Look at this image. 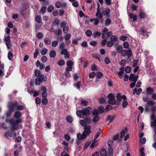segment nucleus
I'll list each match as a JSON object with an SVG mask.
<instances>
[{
	"label": "nucleus",
	"instance_id": "13",
	"mask_svg": "<svg viewBox=\"0 0 156 156\" xmlns=\"http://www.w3.org/2000/svg\"><path fill=\"white\" fill-rule=\"evenodd\" d=\"M35 21L38 24L42 23V19L40 16H36L35 18Z\"/></svg>",
	"mask_w": 156,
	"mask_h": 156
},
{
	"label": "nucleus",
	"instance_id": "53",
	"mask_svg": "<svg viewBox=\"0 0 156 156\" xmlns=\"http://www.w3.org/2000/svg\"><path fill=\"white\" fill-rule=\"evenodd\" d=\"M35 103L37 105H39L41 103V100L38 97L36 98L35 99Z\"/></svg>",
	"mask_w": 156,
	"mask_h": 156
},
{
	"label": "nucleus",
	"instance_id": "18",
	"mask_svg": "<svg viewBox=\"0 0 156 156\" xmlns=\"http://www.w3.org/2000/svg\"><path fill=\"white\" fill-rule=\"evenodd\" d=\"M101 35V33L99 31H96L94 32L92 36L95 38L97 37H100Z\"/></svg>",
	"mask_w": 156,
	"mask_h": 156
},
{
	"label": "nucleus",
	"instance_id": "37",
	"mask_svg": "<svg viewBox=\"0 0 156 156\" xmlns=\"http://www.w3.org/2000/svg\"><path fill=\"white\" fill-rule=\"evenodd\" d=\"M96 76V73L94 72H92L89 74V77L90 78H93Z\"/></svg>",
	"mask_w": 156,
	"mask_h": 156
},
{
	"label": "nucleus",
	"instance_id": "17",
	"mask_svg": "<svg viewBox=\"0 0 156 156\" xmlns=\"http://www.w3.org/2000/svg\"><path fill=\"white\" fill-rule=\"evenodd\" d=\"M83 118L85 120L86 123H87V125L90 124L92 122V119L90 117H87L84 118L83 117Z\"/></svg>",
	"mask_w": 156,
	"mask_h": 156
},
{
	"label": "nucleus",
	"instance_id": "29",
	"mask_svg": "<svg viewBox=\"0 0 156 156\" xmlns=\"http://www.w3.org/2000/svg\"><path fill=\"white\" fill-rule=\"evenodd\" d=\"M112 21L110 19H106L105 21V25L106 26H109L111 23Z\"/></svg>",
	"mask_w": 156,
	"mask_h": 156
},
{
	"label": "nucleus",
	"instance_id": "26",
	"mask_svg": "<svg viewBox=\"0 0 156 156\" xmlns=\"http://www.w3.org/2000/svg\"><path fill=\"white\" fill-rule=\"evenodd\" d=\"M111 41L112 42H116L118 40L117 37L115 35H113L111 36L110 37Z\"/></svg>",
	"mask_w": 156,
	"mask_h": 156
},
{
	"label": "nucleus",
	"instance_id": "30",
	"mask_svg": "<svg viewBox=\"0 0 156 156\" xmlns=\"http://www.w3.org/2000/svg\"><path fill=\"white\" fill-rule=\"evenodd\" d=\"M98 109L99 111V113L100 114H102L104 112V108L102 105L99 106L98 108Z\"/></svg>",
	"mask_w": 156,
	"mask_h": 156
},
{
	"label": "nucleus",
	"instance_id": "63",
	"mask_svg": "<svg viewBox=\"0 0 156 156\" xmlns=\"http://www.w3.org/2000/svg\"><path fill=\"white\" fill-rule=\"evenodd\" d=\"M47 7L46 6H43L41 9V12L43 13H45Z\"/></svg>",
	"mask_w": 156,
	"mask_h": 156
},
{
	"label": "nucleus",
	"instance_id": "46",
	"mask_svg": "<svg viewBox=\"0 0 156 156\" xmlns=\"http://www.w3.org/2000/svg\"><path fill=\"white\" fill-rule=\"evenodd\" d=\"M136 76H135L134 75V74L133 73H132L130 76H129V80H130L131 81H133V80L134 79L135 77H136Z\"/></svg>",
	"mask_w": 156,
	"mask_h": 156
},
{
	"label": "nucleus",
	"instance_id": "19",
	"mask_svg": "<svg viewBox=\"0 0 156 156\" xmlns=\"http://www.w3.org/2000/svg\"><path fill=\"white\" fill-rule=\"evenodd\" d=\"M124 67H122L120 68V71L118 73V75L119 76L120 78L122 77V74L124 72Z\"/></svg>",
	"mask_w": 156,
	"mask_h": 156
},
{
	"label": "nucleus",
	"instance_id": "5",
	"mask_svg": "<svg viewBox=\"0 0 156 156\" xmlns=\"http://www.w3.org/2000/svg\"><path fill=\"white\" fill-rule=\"evenodd\" d=\"M10 102L14 108V109L15 107H16L18 111H21L23 110L25 108V107L23 105H18V103L16 101L14 102Z\"/></svg>",
	"mask_w": 156,
	"mask_h": 156
},
{
	"label": "nucleus",
	"instance_id": "57",
	"mask_svg": "<svg viewBox=\"0 0 156 156\" xmlns=\"http://www.w3.org/2000/svg\"><path fill=\"white\" fill-rule=\"evenodd\" d=\"M67 24V23L65 21H62L60 24V27L63 28L64 27H65V26H66V25Z\"/></svg>",
	"mask_w": 156,
	"mask_h": 156
},
{
	"label": "nucleus",
	"instance_id": "54",
	"mask_svg": "<svg viewBox=\"0 0 156 156\" xmlns=\"http://www.w3.org/2000/svg\"><path fill=\"white\" fill-rule=\"evenodd\" d=\"M85 34L87 37H89L91 36L92 34V33L90 30H88L86 32Z\"/></svg>",
	"mask_w": 156,
	"mask_h": 156
},
{
	"label": "nucleus",
	"instance_id": "64",
	"mask_svg": "<svg viewBox=\"0 0 156 156\" xmlns=\"http://www.w3.org/2000/svg\"><path fill=\"white\" fill-rule=\"evenodd\" d=\"M58 41H52V47H55L58 44Z\"/></svg>",
	"mask_w": 156,
	"mask_h": 156
},
{
	"label": "nucleus",
	"instance_id": "59",
	"mask_svg": "<svg viewBox=\"0 0 156 156\" xmlns=\"http://www.w3.org/2000/svg\"><path fill=\"white\" fill-rule=\"evenodd\" d=\"M132 55V51L131 50H129L127 51V52L126 55L128 58H130L131 56Z\"/></svg>",
	"mask_w": 156,
	"mask_h": 156
},
{
	"label": "nucleus",
	"instance_id": "44",
	"mask_svg": "<svg viewBox=\"0 0 156 156\" xmlns=\"http://www.w3.org/2000/svg\"><path fill=\"white\" fill-rule=\"evenodd\" d=\"M88 101L84 100L83 99L81 100V104L83 106H87L88 105Z\"/></svg>",
	"mask_w": 156,
	"mask_h": 156
},
{
	"label": "nucleus",
	"instance_id": "50",
	"mask_svg": "<svg viewBox=\"0 0 156 156\" xmlns=\"http://www.w3.org/2000/svg\"><path fill=\"white\" fill-rule=\"evenodd\" d=\"M48 50L45 48H43L41 52V54L42 55H44L47 53Z\"/></svg>",
	"mask_w": 156,
	"mask_h": 156
},
{
	"label": "nucleus",
	"instance_id": "28",
	"mask_svg": "<svg viewBox=\"0 0 156 156\" xmlns=\"http://www.w3.org/2000/svg\"><path fill=\"white\" fill-rule=\"evenodd\" d=\"M66 119L67 122L70 123H72L73 121V118L70 116H67Z\"/></svg>",
	"mask_w": 156,
	"mask_h": 156
},
{
	"label": "nucleus",
	"instance_id": "24",
	"mask_svg": "<svg viewBox=\"0 0 156 156\" xmlns=\"http://www.w3.org/2000/svg\"><path fill=\"white\" fill-rule=\"evenodd\" d=\"M128 131V129L126 128H125L124 130H122L121 132V135L120 137L122 138L125 135L126 133H127Z\"/></svg>",
	"mask_w": 156,
	"mask_h": 156
},
{
	"label": "nucleus",
	"instance_id": "25",
	"mask_svg": "<svg viewBox=\"0 0 156 156\" xmlns=\"http://www.w3.org/2000/svg\"><path fill=\"white\" fill-rule=\"evenodd\" d=\"M101 156H107V152L105 149L102 148L100 151Z\"/></svg>",
	"mask_w": 156,
	"mask_h": 156
},
{
	"label": "nucleus",
	"instance_id": "56",
	"mask_svg": "<svg viewBox=\"0 0 156 156\" xmlns=\"http://www.w3.org/2000/svg\"><path fill=\"white\" fill-rule=\"evenodd\" d=\"M31 92L32 93H34L33 96L34 97L38 96L39 93V91L36 90L34 91L33 90H32L31 91Z\"/></svg>",
	"mask_w": 156,
	"mask_h": 156
},
{
	"label": "nucleus",
	"instance_id": "34",
	"mask_svg": "<svg viewBox=\"0 0 156 156\" xmlns=\"http://www.w3.org/2000/svg\"><path fill=\"white\" fill-rule=\"evenodd\" d=\"M44 41L45 43L46 44L49 45L51 43V40L48 38H45Z\"/></svg>",
	"mask_w": 156,
	"mask_h": 156
},
{
	"label": "nucleus",
	"instance_id": "42",
	"mask_svg": "<svg viewBox=\"0 0 156 156\" xmlns=\"http://www.w3.org/2000/svg\"><path fill=\"white\" fill-rule=\"evenodd\" d=\"M100 117L98 115H96L93 119L92 121L93 122H96L98 121L100 119Z\"/></svg>",
	"mask_w": 156,
	"mask_h": 156
},
{
	"label": "nucleus",
	"instance_id": "38",
	"mask_svg": "<svg viewBox=\"0 0 156 156\" xmlns=\"http://www.w3.org/2000/svg\"><path fill=\"white\" fill-rule=\"evenodd\" d=\"M131 70V67L129 66H127L126 67L125 69V71L127 73H129L130 72Z\"/></svg>",
	"mask_w": 156,
	"mask_h": 156
},
{
	"label": "nucleus",
	"instance_id": "58",
	"mask_svg": "<svg viewBox=\"0 0 156 156\" xmlns=\"http://www.w3.org/2000/svg\"><path fill=\"white\" fill-rule=\"evenodd\" d=\"M126 60L122 59L120 62V64L121 66H123L122 67H124V66L126 64Z\"/></svg>",
	"mask_w": 156,
	"mask_h": 156
},
{
	"label": "nucleus",
	"instance_id": "49",
	"mask_svg": "<svg viewBox=\"0 0 156 156\" xmlns=\"http://www.w3.org/2000/svg\"><path fill=\"white\" fill-rule=\"evenodd\" d=\"M4 40L6 42L10 43V36L9 35H8L6 37H5Z\"/></svg>",
	"mask_w": 156,
	"mask_h": 156
},
{
	"label": "nucleus",
	"instance_id": "47",
	"mask_svg": "<svg viewBox=\"0 0 156 156\" xmlns=\"http://www.w3.org/2000/svg\"><path fill=\"white\" fill-rule=\"evenodd\" d=\"M42 103L44 105H46L48 103V100L46 98H44L42 100Z\"/></svg>",
	"mask_w": 156,
	"mask_h": 156
},
{
	"label": "nucleus",
	"instance_id": "48",
	"mask_svg": "<svg viewBox=\"0 0 156 156\" xmlns=\"http://www.w3.org/2000/svg\"><path fill=\"white\" fill-rule=\"evenodd\" d=\"M108 150L109 151V154L110 155H112L113 154V150L112 147H109L108 148Z\"/></svg>",
	"mask_w": 156,
	"mask_h": 156
},
{
	"label": "nucleus",
	"instance_id": "6",
	"mask_svg": "<svg viewBox=\"0 0 156 156\" xmlns=\"http://www.w3.org/2000/svg\"><path fill=\"white\" fill-rule=\"evenodd\" d=\"M92 108L90 107H88L82 109V115L83 116H89L91 114V111Z\"/></svg>",
	"mask_w": 156,
	"mask_h": 156
},
{
	"label": "nucleus",
	"instance_id": "7",
	"mask_svg": "<svg viewBox=\"0 0 156 156\" xmlns=\"http://www.w3.org/2000/svg\"><path fill=\"white\" fill-rule=\"evenodd\" d=\"M8 107V111L5 113L6 116L8 117L10 116L14 110V108L12 106L10 102L9 103Z\"/></svg>",
	"mask_w": 156,
	"mask_h": 156
},
{
	"label": "nucleus",
	"instance_id": "1",
	"mask_svg": "<svg viewBox=\"0 0 156 156\" xmlns=\"http://www.w3.org/2000/svg\"><path fill=\"white\" fill-rule=\"evenodd\" d=\"M22 115V113L21 112L17 111L15 112L13 115V118L16 119V120H15L14 119H5V122L9 123L12 126V128L11 129L12 132L13 133L15 130H17L18 127L17 125L20 123H22V119L20 118Z\"/></svg>",
	"mask_w": 156,
	"mask_h": 156
},
{
	"label": "nucleus",
	"instance_id": "45",
	"mask_svg": "<svg viewBox=\"0 0 156 156\" xmlns=\"http://www.w3.org/2000/svg\"><path fill=\"white\" fill-rule=\"evenodd\" d=\"M37 36L38 39H41L43 37V35L42 33L41 32H38L37 34Z\"/></svg>",
	"mask_w": 156,
	"mask_h": 156
},
{
	"label": "nucleus",
	"instance_id": "8",
	"mask_svg": "<svg viewBox=\"0 0 156 156\" xmlns=\"http://www.w3.org/2000/svg\"><path fill=\"white\" fill-rule=\"evenodd\" d=\"M148 97H144L143 100L144 102H147V104L150 106H153L155 104V102L152 100H149Z\"/></svg>",
	"mask_w": 156,
	"mask_h": 156
},
{
	"label": "nucleus",
	"instance_id": "27",
	"mask_svg": "<svg viewBox=\"0 0 156 156\" xmlns=\"http://www.w3.org/2000/svg\"><path fill=\"white\" fill-rule=\"evenodd\" d=\"M91 113L94 115H98L99 114V111L96 109H94L93 111H91Z\"/></svg>",
	"mask_w": 156,
	"mask_h": 156
},
{
	"label": "nucleus",
	"instance_id": "40",
	"mask_svg": "<svg viewBox=\"0 0 156 156\" xmlns=\"http://www.w3.org/2000/svg\"><path fill=\"white\" fill-rule=\"evenodd\" d=\"M13 56V54L10 51H9L8 54V58L9 60H11Z\"/></svg>",
	"mask_w": 156,
	"mask_h": 156
},
{
	"label": "nucleus",
	"instance_id": "14",
	"mask_svg": "<svg viewBox=\"0 0 156 156\" xmlns=\"http://www.w3.org/2000/svg\"><path fill=\"white\" fill-rule=\"evenodd\" d=\"M129 16L130 19H132L133 21L134 22L137 20V16L134 15L133 13H129Z\"/></svg>",
	"mask_w": 156,
	"mask_h": 156
},
{
	"label": "nucleus",
	"instance_id": "43",
	"mask_svg": "<svg viewBox=\"0 0 156 156\" xmlns=\"http://www.w3.org/2000/svg\"><path fill=\"white\" fill-rule=\"evenodd\" d=\"M62 6V4L60 1L57 2L55 4V6L57 8H60Z\"/></svg>",
	"mask_w": 156,
	"mask_h": 156
},
{
	"label": "nucleus",
	"instance_id": "22",
	"mask_svg": "<svg viewBox=\"0 0 156 156\" xmlns=\"http://www.w3.org/2000/svg\"><path fill=\"white\" fill-rule=\"evenodd\" d=\"M103 76L102 73L100 72H98L96 73V76L99 79H101Z\"/></svg>",
	"mask_w": 156,
	"mask_h": 156
},
{
	"label": "nucleus",
	"instance_id": "41",
	"mask_svg": "<svg viewBox=\"0 0 156 156\" xmlns=\"http://www.w3.org/2000/svg\"><path fill=\"white\" fill-rule=\"evenodd\" d=\"M76 114L77 116L80 118H82L81 114L82 115V109L81 110H77L76 112Z\"/></svg>",
	"mask_w": 156,
	"mask_h": 156
},
{
	"label": "nucleus",
	"instance_id": "60",
	"mask_svg": "<svg viewBox=\"0 0 156 156\" xmlns=\"http://www.w3.org/2000/svg\"><path fill=\"white\" fill-rule=\"evenodd\" d=\"M123 46L124 48H127L129 47V44L128 42H124L123 44Z\"/></svg>",
	"mask_w": 156,
	"mask_h": 156
},
{
	"label": "nucleus",
	"instance_id": "21",
	"mask_svg": "<svg viewBox=\"0 0 156 156\" xmlns=\"http://www.w3.org/2000/svg\"><path fill=\"white\" fill-rule=\"evenodd\" d=\"M139 16L140 19H143L146 17V15L144 12H140L139 13Z\"/></svg>",
	"mask_w": 156,
	"mask_h": 156
},
{
	"label": "nucleus",
	"instance_id": "12",
	"mask_svg": "<svg viewBox=\"0 0 156 156\" xmlns=\"http://www.w3.org/2000/svg\"><path fill=\"white\" fill-rule=\"evenodd\" d=\"M154 90L151 87H148L146 89V93L148 95H151L154 92Z\"/></svg>",
	"mask_w": 156,
	"mask_h": 156
},
{
	"label": "nucleus",
	"instance_id": "61",
	"mask_svg": "<svg viewBox=\"0 0 156 156\" xmlns=\"http://www.w3.org/2000/svg\"><path fill=\"white\" fill-rule=\"evenodd\" d=\"M113 43L111 41H107V46L108 47H111L113 46Z\"/></svg>",
	"mask_w": 156,
	"mask_h": 156
},
{
	"label": "nucleus",
	"instance_id": "55",
	"mask_svg": "<svg viewBox=\"0 0 156 156\" xmlns=\"http://www.w3.org/2000/svg\"><path fill=\"white\" fill-rule=\"evenodd\" d=\"M151 127L156 126V118L153 120V121L151 122Z\"/></svg>",
	"mask_w": 156,
	"mask_h": 156
},
{
	"label": "nucleus",
	"instance_id": "23",
	"mask_svg": "<svg viewBox=\"0 0 156 156\" xmlns=\"http://www.w3.org/2000/svg\"><path fill=\"white\" fill-rule=\"evenodd\" d=\"M80 123L81 126L84 127L86 126H88L86 123L85 120L81 119L80 121Z\"/></svg>",
	"mask_w": 156,
	"mask_h": 156
},
{
	"label": "nucleus",
	"instance_id": "10",
	"mask_svg": "<svg viewBox=\"0 0 156 156\" xmlns=\"http://www.w3.org/2000/svg\"><path fill=\"white\" fill-rule=\"evenodd\" d=\"M116 116L115 115H108L107 116L106 119V121H109L108 124H110V123H113L114 121Z\"/></svg>",
	"mask_w": 156,
	"mask_h": 156
},
{
	"label": "nucleus",
	"instance_id": "32",
	"mask_svg": "<svg viewBox=\"0 0 156 156\" xmlns=\"http://www.w3.org/2000/svg\"><path fill=\"white\" fill-rule=\"evenodd\" d=\"M147 30H145L144 27V26H143L140 28V32L141 34L143 36H144L145 35L146 33L147 32Z\"/></svg>",
	"mask_w": 156,
	"mask_h": 156
},
{
	"label": "nucleus",
	"instance_id": "31",
	"mask_svg": "<svg viewBox=\"0 0 156 156\" xmlns=\"http://www.w3.org/2000/svg\"><path fill=\"white\" fill-rule=\"evenodd\" d=\"M59 22L60 20L58 19H56L53 22V25L57 27L59 25Z\"/></svg>",
	"mask_w": 156,
	"mask_h": 156
},
{
	"label": "nucleus",
	"instance_id": "15",
	"mask_svg": "<svg viewBox=\"0 0 156 156\" xmlns=\"http://www.w3.org/2000/svg\"><path fill=\"white\" fill-rule=\"evenodd\" d=\"M116 97L117 100V102L119 103V104L120 102L121 101L122 99H123V95L122 96L120 93H118L117 94Z\"/></svg>",
	"mask_w": 156,
	"mask_h": 156
},
{
	"label": "nucleus",
	"instance_id": "2",
	"mask_svg": "<svg viewBox=\"0 0 156 156\" xmlns=\"http://www.w3.org/2000/svg\"><path fill=\"white\" fill-rule=\"evenodd\" d=\"M91 128L89 126H88L84 127V131L83 132L82 135H81L80 133L77 134L78 137H79V136H80V139H84L87 136H89L91 133V132L90 130Z\"/></svg>",
	"mask_w": 156,
	"mask_h": 156
},
{
	"label": "nucleus",
	"instance_id": "39",
	"mask_svg": "<svg viewBox=\"0 0 156 156\" xmlns=\"http://www.w3.org/2000/svg\"><path fill=\"white\" fill-rule=\"evenodd\" d=\"M122 45H119L116 47V50L118 52L120 53L122 51Z\"/></svg>",
	"mask_w": 156,
	"mask_h": 156
},
{
	"label": "nucleus",
	"instance_id": "9",
	"mask_svg": "<svg viewBox=\"0 0 156 156\" xmlns=\"http://www.w3.org/2000/svg\"><path fill=\"white\" fill-rule=\"evenodd\" d=\"M102 12L103 14V15L107 16V17H109L110 15L109 14L110 12V9L109 8H103L102 9Z\"/></svg>",
	"mask_w": 156,
	"mask_h": 156
},
{
	"label": "nucleus",
	"instance_id": "52",
	"mask_svg": "<svg viewBox=\"0 0 156 156\" xmlns=\"http://www.w3.org/2000/svg\"><path fill=\"white\" fill-rule=\"evenodd\" d=\"M81 82L80 81H77V83L76 84H74V85L75 87H76L78 89H80V85Z\"/></svg>",
	"mask_w": 156,
	"mask_h": 156
},
{
	"label": "nucleus",
	"instance_id": "4",
	"mask_svg": "<svg viewBox=\"0 0 156 156\" xmlns=\"http://www.w3.org/2000/svg\"><path fill=\"white\" fill-rule=\"evenodd\" d=\"M47 78L46 76H44L43 74L37 78L35 80V84L36 85H39L40 83L44 81V82L46 81Z\"/></svg>",
	"mask_w": 156,
	"mask_h": 156
},
{
	"label": "nucleus",
	"instance_id": "11",
	"mask_svg": "<svg viewBox=\"0 0 156 156\" xmlns=\"http://www.w3.org/2000/svg\"><path fill=\"white\" fill-rule=\"evenodd\" d=\"M123 101L122 102V106L123 108H125L128 105V102L126 101L127 97L125 95H123Z\"/></svg>",
	"mask_w": 156,
	"mask_h": 156
},
{
	"label": "nucleus",
	"instance_id": "3",
	"mask_svg": "<svg viewBox=\"0 0 156 156\" xmlns=\"http://www.w3.org/2000/svg\"><path fill=\"white\" fill-rule=\"evenodd\" d=\"M108 103L110 105H119V103L117 102L115 100V95L112 93H110L108 95Z\"/></svg>",
	"mask_w": 156,
	"mask_h": 156
},
{
	"label": "nucleus",
	"instance_id": "36",
	"mask_svg": "<svg viewBox=\"0 0 156 156\" xmlns=\"http://www.w3.org/2000/svg\"><path fill=\"white\" fill-rule=\"evenodd\" d=\"M58 65L60 66H62L64 65L65 64V62L64 60L61 59L59 61L57 62Z\"/></svg>",
	"mask_w": 156,
	"mask_h": 156
},
{
	"label": "nucleus",
	"instance_id": "20",
	"mask_svg": "<svg viewBox=\"0 0 156 156\" xmlns=\"http://www.w3.org/2000/svg\"><path fill=\"white\" fill-rule=\"evenodd\" d=\"M56 55V51L54 50H51L50 52L49 56L51 58H54L55 57Z\"/></svg>",
	"mask_w": 156,
	"mask_h": 156
},
{
	"label": "nucleus",
	"instance_id": "33",
	"mask_svg": "<svg viewBox=\"0 0 156 156\" xmlns=\"http://www.w3.org/2000/svg\"><path fill=\"white\" fill-rule=\"evenodd\" d=\"M34 75L36 77H38L41 75L40 71L38 69H35L34 71Z\"/></svg>",
	"mask_w": 156,
	"mask_h": 156
},
{
	"label": "nucleus",
	"instance_id": "16",
	"mask_svg": "<svg viewBox=\"0 0 156 156\" xmlns=\"http://www.w3.org/2000/svg\"><path fill=\"white\" fill-rule=\"evenodd\" d=\"M138 78V75H137L136 76V77H135L134 79L133 80V82L131 83L130 84L129 87L130 88H133L134 87V86H135V85L136 83L137 80Z\"/></svg>",
	"mask_w": 156,
	"mask_h": 156
},
{
	"label": "nucleus",
	"instance_id": "35",
	"mask_svg": "<svg viewBox=\"0 0 156 156\" xmlns=\"http://www.w3.org/2000/svg\"><path fill=\"white\" fill-rule=\"evenodd\" d=\"M73 63L71 60H69L68 61L66 62V65L68 67H72L73 65Z\"/></svg>",
	"mask_w": 156,
	"mask_h": 156
},
{
	"label": "nucleus",
	"instance_id": "62",
	"mask_svg": "<svg viewBox=\"0 0 156 156\" xmlns=\"http://www.w3.org/2000/svg\"><path fill=\"white\" fill-rule=\"evenodd\" d=\"M107 42V40L105 39L102 40L101 42V45L103 46H105Z\"/></svg>",
	"mask_w": 156,
	"mask_h": 156
},
{
	"label": "nucleus",
	"instance_id": "51",
	"mask_svg": "<svg viewBox=\"0 0 156 156\" xmlns=\"http://www.w3.org/2000/svg\"><path fill=\"white\" fill-rule=\"evenodd\" d=\"M54 8L53 6V5H51L48 7L47 10L49 12H51L54 9Z\"/></svg>",
	"mask_w": 156,
	"mask_h": 156
}]
</instances>
